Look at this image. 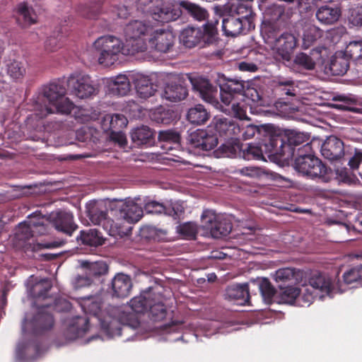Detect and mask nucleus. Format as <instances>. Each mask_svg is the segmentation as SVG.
Here are the masks:
<instances>
[{
  "mask_svg": "<svg viewBox=\"0 0 362 362\" xmlns=\"http://www.w3.org/2000/svg\"><path fill=\"white\" fill-rule=\"evenodd\" d=\"M192 88L199 93V96L206 102L211 104L218 103L219 95L221 102L226 105H229L237 96L241 97L244 91L245 84L243 81L226 78L225 75L218 74L216 79L219 86L218 93L216 86L212 85L210 81L201 76H189Z\"/></svg>",
  "mask_w": 362,
  "mask_h": 362,
  "instance_id": "f257e3e1",
  "label": "nucleus"
},
{
  "mask_svg": "<svg viewBox=\"0 0 362 362\" xmlns=\"http://www.w3.org/2000/svg\"><path fill=\"white\" fill-rule=\"evenodd\" d=\"M66 88L63 80H54L43 86L36 100L37 105H40L41 102L45 103L39 116L45 117L53 113L70 114L75 105L69 98L66 97Z\"/></svg>",
  "mask_w": 362,
  "mask_h": 362,
  "instance_id": "f03ea898",
  "label": "nucleus"
},
{
  "mask_svg": "<svg viewBox=\"0 0 362 362\" xmlns=\"http://www.w3.org/2000/svg\"><path fill=\"white\" fill-rule=\"evenodd\" d=\"M84 313L97 317L100 322L102 329L111 337L121 336L122 330L129 328H136L139 325L138 321H132V315L119 313L118 317H101V302L98 298L84 297L80 302Z\"/></svg>",
  "mask_w": 362,
  "mask_h": 362,
  "instance_id": "7ed1b4c3",
  "label": "nucleus"
},
{
  "mask_svg": "<svg viewBox=\"0 0 362 362\" xmlns=\"http://www.w3.org/2000/svg\"><path fill=\"white\" fill-rule=\"evenodd\" d=\"M284 142L279 136H269L261 139L257 144H249L243 149L241 156L245 160H266L264 154L270 156H278L283 154Z\"/></svg>",
  "mask_w": 362,
  "mask_h": 362,
  "instance_id": "20e7f679",
  "label": "nucleus"
},
{
  "mask_svg": "<svg viewBox=\"0 0 362 362\" xmlns=\"http://www.w3.org/2000/svg\"><path fill=\"white\" fill-rule=\"evenodd\" d=\"M153 25L141 21L129 22L124 28L126 46L129 54L145 52L147 49V40L152 33Z\"/></svg>",
  "mask_w": 362,
  "mask_h": 362,
  "instance_id": "39448f33",
  "label": "nucleus"
},
{
  "mask_svg": "<svg viewBox=\"0 0 362 362\" xmlns=\"http://www.w3.org/2000/svg\"><path fill=\"white\" fill-rule=\"evenodd\" d=\"M294 168L308 179H317L323 182H329L333 176L332 170L315 156L296 158Z\"/></svg>",
  "mask_w": 362,
  "mask_h": 362,
  "instance_id": "423d86ee",
  "label": "nucleus"
},
{
  "mask_svg": "<svg viewBox=\"0 0 362 362\" xmlns=\"http://www.w3.org/2000/svg\"><path fill=\"white\" fill-rule=\"evenodd\" d=\"M216 23L207 22L202 28L187 27L185 28L180 36L183 45L188 48L197 45L213 44L217 38Z\"/></svg>",
  "mask_w": 362,
  "mask_h": 362,
  "instance_id": "0eeeda50",
  "label": "nucleus"
},
{
  "mask_svg": "<svg viewBox=\"0 0 362 362\" xmlns=\"http://www.w3.org/2000/svg\"><path fill=\"white\" fill-rule=\"evenodd\" d=\"M93 46L98 55V63L105 67L113 65L123 49L121 40L112 35H104L98 37Z\"/></svg>",
  "mask_w": 362,
  "mask_h": 362,
  "instance_id": "6e6552de",
  "label": "nucleus"
},
{
  "mask_svg": "<svg viewBox=\"0 0 362 362\" xmlns=\"http://www.w3.org/2000/svg\"><path fill=\"white\" fill-rule=\"evenodd\" d=\"M71 93L79 99H90L98 93V86L91 77L83 73H74L66 80Z\"/></svg>",
  "mask_w": 362,
  "mask_h": 362,
  "instance_id": "1a4fd4ad",
  "label": "nucleus"
},
{
  "mask_svg": "<svg viewBox=\"0 0 362 362\" xmlns=\"http://www.w3.org/2000/svg\"><path fill=\"white\" fill-rule=\"evenodd\" d=\"M88 216L94 225L102 226L103 228L111 236H122L126 234L120 226L121 223L115 222L107 216L106 209L100 208L94 204L88 209Z\"/></svg>",
  "mask_w": 362,
  "mask_h": 362,
  "instance_id": "9d476101",
  "label": "nucleus"
},
{
  "mask_svg": "<svg viewBox=\"0 0 362 362\" xmlns=\"http://www.w3.org/2000/svg\"><path fill=\"white\" fill-rule=\"evenodd\" d=\"M202 223L204 229L209 231L214 238L227 236L232 230V223L226 218H221L211 210H204L202 214Z\"/></svg>",
  "mask_w": 362,
  "mask_h": 362,
  "instance_id": "9b49d317",
  "label": "nucleus"
},
{
  "mask_svg": "<svg viewBox=\"0 0 362 362\" xmlns=\"http://www.w3.org/2000/svg\"><path fill=\"white\" fill-rule=\"evenodd\" d=\"M48 233V226L43 221H33L32 220L19 224L15 238L21 247H25L34 236L43 235Z\"/></svg>",
  "mask_w": 362,
  "mask_h": 362,
  "instance_id": "f8f14e48",
  "label": "nucleus"
},
{
  "mask_svg": "<svg viewBox=\"0 0 362 362\" xmlns=\"http://www.w3.org/2000/svg\"><path fill=\"white\" fill-rule=\"evenodd\" d=\"M254 22L247 19L243 20L236 16L228 13L222 20V29L226 36L236 37L245 35L255 29Z\"/></svg>",
  "mask_w": 362,
  "mask_h": 362,
  "instance_id": "ddd939ff",
  "label": "nucleus"
},
{
  "mask_svg": "<svg viewBox=\"0 0 362 362\" xmlns=\"http://www.w3.org/2000/svg\"><path fill=\"white\" fill-rule=\"evenodd\" d=\"M188 144L193 148L202 151L214 149L218 143L217 134L211 129H197L187 139Z\"/></svg>",
  "mask_w": 362,
  "mask_h": 362,
  "instance_id": "4468645a",
  "label": "nucleus"
},
{
  "mask_svg": "<svg viewBox=\"0 0 362 362\" xmlns=\"http://www.w3.org/2000/svg\"><path fill=\"white\" fill-rule=\"evenodd\" d=\"M49 219L56 230L68 237H71L78 228L73 214L69 211L59 210L52 212Z\"/></svg>",
  "mask_w": 362,
  "mask_h": 362,
  "instance_id": "2eb2a0df",
  "label": "nucleus"
},
{
  "mask_svg": "<svg viewBox=\"0 0 362 362\" xmlns=\"http://www.w3.org/2000/svg\"><path fill=\"white\" fill-rule=\"evenodd\" d=\"M152 33L147 40V48L166 53L174 45L175 36L170 30L153 27Z\"/></svg>",
  "mask_w": 362,
  "mask_h": 362,
  "instance_id": "dca6fc26",
  "label": "nucleus"
},
{
  "mask_svg": "<svg viewBox=\"0 0 362 362\" xmlns=\"http://www.w3.org/2000/svg\"><path fill=\"white\" fill-rule=\"evenodd\" d=\"M182 12L180 6L166 4L162 0L155 6H150L148 14L151 18L159 23H165L177 20Z\"/></svg>",
  "mask_w": 362,
  "mask_h": 362,
  "instance_id": "f3484780",
  "label": "nucleus"
},
{
  "mask_svg": "<svg viewBox=\"0 0 362 362\" xmlns=\"http://www.w3.org/2000/svg\"><path fill=\"white\" fill-rule=\"evenodd\" d=\"M325 48L322 46L312 49L309 54L300 52L296 54L293 59V64L304 70L311 71L315 68L316 64H323L322 52Z\"/></svg>",
  "mask_w": 362,
  "mask_h": 362,
  "instance_id": "a211bd4d",
  "label": "nucleus"
},
{
  "mask_svg": "<svg viewBox=\"0 0 362 362\" xmlns=\"http://www.w3.org/2000/svg\"><path fill=\"white\" fill-rule=\"evenodd\" d=\"M297 45L298 39L296 37L293 33L284 32L280 34L274 44V47L283 60L289 62Z\"/></svg>",
  "mask_w": 362,
  "mask_h": 362,
  "instance_id": "6ab92c4d",
  "label": "nucleus"
},
{
  "mask_svg": "<svg viewBox=\"0 0 362 362\" xmlns=\"http://www.w3.org/2000/svg\"><path fill=\"white\" fill-rule=\"evenodd\" d=\"M49 308L48 305L40 308L30 321L33 331L35 334L50 330L54 327V320L53 315L47 310Z\"/></svg>",
  "mask_w": 362,
  "mask_h": 362,
  "instance_id": "aec40b11",
  "label": "nucleus"
},
{
  "mask_svg": "<svg viewBox=\"0 0 362 362\" xmlns=\"http://www.w3.org/2000/svg\"><path fill=\"white\" fill-rule=\"evenodd\" d=\"M321 153L329 160H339L344 155V142L335 136H330L322 144Z\"/></svg>",
  "mask_w": 362,
  "mask_h": 362,
  "instance_id": "412c9836",
  "label": "nucleus"
},
{
  "mask_svg": "<svg viewBox=\"0 0 362 362\" xmlns=\"http://www.w3.org/2000/svg\"><path fill=\"white\" fill-rule=\"evenodd\" d=\"M214 129L221 136L228 139L239 137L241 129L232 119L221 117L213 120Z\"/></svg>",
  "mask_w": 362,
  "mask_h": 362,
  "instance_id": "4be33fe9",
  "label": "nucleus"
},
{
  "mask_svg": "<svg viewBox=\"0 0 362 362\" xmlns=\"http://www.w3.org/2000/svg\"><path fill=\"white\" fill-rule=\"evenodd\" d=\"M143 209L132 199H126L119 206V216L129 223L138 222L143 216Z\"/></svg>",
  "mask_w": 362,
  "mask_h": 362,
  "instance_id": "5701e85b",
  "label": "nucleus"
},
{
  "mask_svg": "<svg viewBox=\"0 0 362 362\" xmlns=\"http://www.w3.org/2000/svg\"><path fill=\"white\" fill-rule=\"evenodd\" d=\"M341 16L339 6L335 4L321 6L317 8L315 17L317 20L325 25H332L336 23Z\"/></svg>",
  "mask_w": 362,
  "mask_h": 362,
  "instance_id": "b1692460",
  "label": "nucleus"
},
{
  "mask_svg": "<svg viewBox=\"0 0 362 362\" xmlns=\"http://www.w3.org/2000/svg\"><path fill=\"white\" fill-rule=\"evenodd\" d=\"M81 266L86 269V276L78 279L80 286H88L93 282V277H98L107 272V267L103 262H82Z\"/></svg>",
  "mask_w": 362,
  "mask_h": 362,
  "instance_id": "393cba45",
  "label": "nucleus"
},
{
  "mask_svg": "<svg viewBox=\"0 0 362 362\" xmlns=\"http://www.w3.org/2000/svg\"><path fill=\"white\" fill-rule=\"evenodd\" d=\"M132 288V281L129 276L119 273L115 276L111 282L113 296L124 298L127 297Z\"/></svg>",
  "mask_w": 362,
  "mask_h": 362,
  "instance_id": "a878e982",
  "label": "nucleus"
},
{
  "mask_svg": "<svg viewBox=\"0 0 362 362\" xmlns=\"http://www.w3.org/2000/svg\"><path fill=\"white\" fill-rule=\"evenodd\" d=\"M225 296L237 305H245L250 298L249 286L247 284L228 286L226 289Z\"/></svg>",
  "mask_w": 362,
  "mask_h": 362,
  "instance_id": "bb28decb",
  "label": "nucleus"
},
{
  "mask_svg": "<svg viewBox=\"0 0 362 362\" xmlns=\"http://www.w3.org/2000/svg\"><path fill=\"white\" fill-rule=\"evenodd\" d=\"M134 83L137 95L143 99L151 97L157 90V85L154 84L148 76L142 74H136L134 76Z\"/></svg>",
  "mask_w": 362,
  "mask_h": 362,
  "instance_id": "cd10ccee",
  "label": "nucleus"
},
{
  "mask_svg": "<svg viewBox=\"0 0 362 362\" xmlns=\"http://www.w3.org/2000/svg\"><path fill=\"white\" fill-rule=\"evenodd\" d=\"M240 134H242V138L244 140L252 139L256 134L257 135V138L260 140L261 139H265L269 136H279L278 134L274 132V127L272 124H264L261 126L250 124L241 129Z\"/></svg>",
  "mask_w": 362,
  "mask_h": 362,
  "instance_id": "c85d7f7f",
  "label": "nucleus"
},
{
  "mask_svg": "<svg viewBox=\"0 0 362 362\" xmlns=\"http://www.w3.org/2000/svg\"><path fill=\"white\" fill-rule=\"evenodd\" d=\"M284 142L283 154L278 156H284L288 152V154H293L294 149L293 146H299L305 142H308L309 137L304 133L296 132L294 130L289 131L286 134V139L281 135L278 134Z\"/></svg>",
  "mask_w": 362,
  "mask_h": 362,
  "instance_id": "c756f323",
  "label": "nucleus"
},
{
  "mask_svg": "<svg viewBox=\"0 0 362 362\" xmlns=\"http://www.w3.org/2000/svg\"><path fill=\"white\" fill-rule=\"evenodd\" d=\"M188 95V90L182 84L170 82L165 85L161 97L170 102H178L184 100Z\"/></svg>",
  "mask_w": 362,
  "mask_h": 362,
  "instance_id": "7c9ffc66",
  "label": "nucleus"
},
{
  "mask_svg": "<svg viewBox=\"0 0 362 362\" xmlns=\"http://www.w3.org/2000/svg\"><path fill=\"white\" fill-rule=\"evenodd\" d=\"M242 146L238 137L228 139V141L221 144L214 154L216 158L228 157L235 158L241 156Z\"/></svg>",
  "mask_w": 362,
  "mask_h": 362,
  "instance_id": "2f4dec72",
  "label": "nucleus"
},
{
  "mask_svg": "<svg viewBox=\"0 0 362 362\" xmlns=\"http://www.w3.org/2000/svg\"><path fill=\"white\" fill-rule=\"evenodd\" d=\"M15 12L16 22L21 27H27L36 23L35 12L26 2L18 4Z\"/></svg>",
  "mask_w": 362,
  "mask_h": 362,
  "instance_id": "473e14b6",
  "label": "nucleus"
},
{
  "mask_svg": "<svg viewBox=\"0 0 362 362\" xmlns=\"http://www.w3.org/2000/svg\"><path fill=\"white\" fill-rule=\"evenodd\" d=\"M350 65V60L344 52H337L330 59L329 69L332 75L343 76Z\"/></svg>",
  "mask_w": 362,
  "mask_h": 362,
  "instance_id": "72a5a7b5",
  "label": "nucleus"
},
{
  "mask_svg": "<svg viewBox=\"0 0 362 362\" xmlns=\"http://www.w3.org/2000/svg\"><path fill=\"white\" fill-rule=\"evenodd\" d=\"M225 10L243 20L254 22L255 14L252 9V4L234 1L227 6Z\"/></svg>",
  "mask_w": 362,
  "mask_h": 362,
  "instance_id": "f704fd0d",
  "label": "nucleus"
},
{
  "mask_svg": "<svg viewBox=\"0 0 362 362\" xmlns=\"http://www.w3.org/2000/svg\"><path fill=\"white\" fill-rule=\"evenodd\" d=\"M309 283L313 288L327 295H329L334 288L332 279L328 275L323 273L313 274L310 277Z\"/></svg>",
  "mask_w": 362,
  "mask_h": 362,
  "instance_id": "c9c22d12",
  "label": "nucleus"
},
{
  "mask_svg": "<svg viewBox=\"0 0 362 362\" xmlns=\"http://www.w3.org/2000/svg\"><path fill=\"white\" fill-rule=\"evenodd\" d=\"M69 30L67 25H61L60 28L53 32V35L49 36L45 42V49L49 52H54L60 48L64 41V39L69 35Z\"/></svg>",
  "mask_w": 362,
  "mask_h": 362,
  "instance_id": "e433bc0d",
  "label": "nucleus"
},
{
  "mask_svg": "<svg viewBox=\"0 0 362 362\" xmlns=\"http://www.w3.org/2000/svg\"><path fill=\"white\" fill-rule=\"evenodd\" d=\"M160 298L161 297L160 296L153 294L148 308L150 318L155 322L164 320L168 313L166 307Z\"/></svg>",
  "mask_w": 362,
  "mask_h": 362,
  "instance_id": "4c0bfd02",
  "label": "nucleus"
},
{
  "mask_svg": "<svg viewBox=\"0 0 362 362\" xmlns=\"http://www.w3.org/2000/svg\"><path fill=\"white\" fill-rule=\"evenodd\" d=\"M133 143L136 146L151 145L153 143V132L147 126L136 128L131 134Z\"/></svg>",
  "mask_w": 362,
  "mask_h": 362,
  "instance_id": "58836bf2",
  "label": "nucleus"
},
{
  "mask_svg": "<svg viewBox=\"0 0 362 362\" xmlns=\"http://www.w3.org/2000/svg\"><path fill=\"white\" fill-rule=\"evenodd\" d=\"M279 289L281 292L276 296L274 300L278 303L293 305L300 293V289L293 286H284V288H279Z\"/></svg>",
  "mask_w": 362,
  "mask_h": 362,
  "instance_id": "ea45409f",
  "label": "nucleus"
},
{
  "mask_svg": "<svg viewBox=\"0 0 362 362\" xmlns=\"http://www.w3.org/2000/svg\"><path fill=\"white\" fill-rule=\"evenodd\" d=\"M187 118L190 123L201 125L209 120V113L202 105L199 104L188 110Z\"/></svg>",
  "mask_w": 362,
  "mask_h": 362,
  "instance_id": "a19ab883",
  "label": "nucleus"
},
{
  "mask_svg": "<svg viewBox=\"0 0 362 362\" xmlns=\"http://www.w3.org/2000/svg\"><path fill=\"white\" fill-rule=\"evenodd\" d=\"M180 7L185 9L191 17L198 21L206 20L209 16L208 11L204 8L188 1H181Z\"/></svg>",
  "mask_w": 362,
  "mask_h": 362,
  "instance_id": "79ce46f5",
  "label": "nucleus"
},
{
  "mask_svg": "<svg viewBox=\"0 0 362 362\" xmlns=\"http://www.w3.org/2000/svg\"><path fill=\"white\" fill-rule=\"evenodd\" d=\"M80 239L83 245L89 246L102 245L105 239L101 233L97 229H89L88 230H81L80 236L77 237V240Z\"/></svg>",
  "mask_w": 362,
  "mask_h": 362,
  "instance_id": "37998d69",
  "label": "nucleus"
},
{
  "mask_svg": "<svg viewBox=\"0 0 362 362\" xmlns=\"http://www.w3.org/2000/svg\"><path fill=\"white\" fill-rule=\"evenodd\" d=\"M274 278L279 288H284V286H292L296 281L295 271L293 269L286 267L276 271Z\"/></svg>",
  "mask_w": 362,
  "mask_h": 362,
  "instance_id": "c03bdc74",
  "label": "nucleus"
},
{
  "mask_svg": "<svg viewBox=\"0 0 362 362\" xmlns=\"http://www.w3.org/2000/svg\"><path fill=\"white\" fill-rule=\"evenodd\" d=\"M6 66L8 75L13 79L23 78L25 74V64L18 59H8L6 61Z\"/></svg>",
  "mask_w": 362,
  "mask_h": 362,
  "instance_id": "a18cd8bd",
  "label": "nucleus"
},
{
  "mask_svg": "<svg viewBox=\"0 0 362 362\" xmlns=\"http://www.w3.org/2000/svg\"><path fill=\"white\" fill-rule=\"evenodd\" d=\"M323 35V30L318 27L310 25L308 26L303 33L302 47L304 49H308Z\"/></svg>",
  "mask_w": 362,
  "mask_h": 362,
  "instance_id": "49530a36",
  "label": "nucleus"
},
{
  "mask_svg": "<svg viewBox=\"0 0 362 362\" xmlns=\"http://www.w3.org/2000/svg\"><path fill=\"white\" fill-rule=\"evenodd\" d=\"M153 294L144 293L139 296H136L130 300V306L133 311L137 313H143L148 310Z\"/></svg>",
  "mask_w": 362,
  "mask_h": 362,
  "instance_id": "de8ad7c7",
  "label": "nucleus"
},
{
  "mask_svg": "<svg viewBox=\"0 0 362 362\" xmlns=\"http://www.w3.org/2000/svg\"><path fill=\"white\" fill-rule=\"evenodd\" d=\"M158 140L164 143L162 147L166 146L167 150L170 151L175 148L174 146H179L180 136L173 130L160 131L158 134Z\"/></svg>",
  "mask_w": 362,
  "mask_h": 362,
  "instance_id": "09e8293b",
  "label": "nucleus"
},
{
  "mask_svg": "<svg viewBox=\"0 0 362 362\" xmlns=\"http://www.w3.org/2000/svg\"><path fill=\"white\" fill-rule=\"evenodd\" d=\"M52 287V283L49 279H41L32 286L30 290V294L34 298L45 299L48 297V293Z\"/></svg>",
  "mask_w": 362,
  "mask_h": 362,
  "instance_id": "8fccbe9b",
  "label": "nucleus"
},
{
  "mask_svg": "<svg viewBox=\"0 0 362 362\" xmlns=\"http://www.w3.org/2000/svg\"><path fill=\"white\" fill-rule=\"evenodd\" d=\"M109 124L108 129L111 130L112 133L115 130H120L127 127L128 121L127 118L120 114L107 115L104 117L103 125L107 126Z\"/></svg>",
  "mask_w": 362,
  "mask_h": 362,
  "instance_id": "3c124183",
  "label": "nucleus"
},
{
  "mask_svg": "<svg viewBox=\"0 0 362 362\" xmlns=\"http://www.w3.org/2000/svg\"><path fill=\"white\" fill-rule=\"evenodd\" d=\"M230 104L231 112L234 117L240 119H250L247 117V110L248 108L251 110L252 107L246 100L243 99L242 97L238 100L235 98Z\"/></svg>",
  "mask_w": 362,
  "mask_h": 362,
  "instance_id": "603ef678",
  "label": "nucleus"
},
{
  "mask_svg": "<svg viewBox=\"0 0 362 362\" xmlns=\"http://www.w3.org/2000/svg\"><path fill=\"white\" fill-rule=\"evenodd\" d=\"M103 2L90 3L89 4L80 5L78 8L79 15L84 18L94 19L96 18L101 12V5Z\"/></svg>",
  "mask_w": 362,
  "mask_h": 362,
  "instance_id": "864d4df0",
  "label": "nucleus"
},
{
  "mask_svg": "<svg viewBox=\"0 0 362 362\" xmlns=\"http://www.w3.org/2000/svg\"><path fill=\"white\" fill-rule=\"evenodd\" d=\"M166 235V232L162 229H158L151 226H144L140 228V235L146 240H153L154 241L163 240Z\"/></svg>",
  "mask_w": 362,
  "mask_h": 362,
  "instance_id": "5fc2aeb1",
  "label": "nucleus"
},
{
  "mask_svg": "<svg viewBox=\"0 0 362 362\" xmlns=\"http://www.w3.org/2000/svg\"><path fill=\"white\" fill-rule=\"evenodd\" d=\"M344 52L349 60L356 62L362 59V40L350 42Z\"/></svg>",
  "mask_w": 362,
  "mask_h": 362,
  "instance_id": "6e6d98bb",
  "label": "nucleus"
},
{
  "mask_svg": "<svg viewBox=\"0 0 362 362\" xmlns=\"http://www.w3.org/2000/svg\"><path fill=\"white\" fill-rule=\"evenodd\" d=\"M259 291L264 300L267 304H271L275 296L276 290L269 279L264 278L259 283Z\"/></svg>",
  "mask_w": 362,
  "mask_h": 362,
  "instance_id": "4d7b16f0",
  "label": "nucleus"
},
{
  "mask_svg": "<svg viewBox=\"0 0 362 362\" xmlns=\"http://www.w3.org/2000/svg\"><path fill=\"white\" fill-rule=\"evenodd\" d=\"M79 320H83V326L82 327H77L74 325H70L65 332V337L69 340H74L78 337L84 334L88 330V325L89 321L87 318L83 319L78 317Z\"/></svg>",
  "mask_w": 362,
  "mask_h": 362,
  "instance_id": "13d9d810",
  "label": "nucleus"
},
{
  "mask_svg": "<svg viewBox=\"0 0 362 362\" xmlns=\"http://www.w3.org/2000/svg\"><path fill=\"white\" fill-rule=\"evenodd\" d=\"M343 279L345 284L362 283V264L351 268L343 274Z\"/></svg>",
  "mask_w": 362,
  "mask_h": 362,
  "instance_id": "bf43d9fd",
  "label": "nucleus"
},
{
  "mask_svg": "<svg viewBox=\"0 0 362 362\" xmlns=\"http://www.w3.org/2000/svg\"><path fill=\"white\" fill-rule=\"evenodd\" d=\"M296 90L294 81L289 79L279 80L276 87V91L279 92L281 96H295Z\"/></svg>",
  "mask_w": 362,
  "mask_h": 362,
  "instance_id": "052dcab7",
  "label": "nucleus"
},
{
  "mask_svg": "<svg viewBox=\"0 0 362 362\" xmlns=\"http://www.w3.org/2000/svg\"><path fill=\"white\" fill-rule=\"evenodd\" d=\"M262 35L267 43L273 45L280 35L279 30L273 24L266 25L262 28Z\"/></svg>",
  "mask_w": 362,
  "mask_h": 362,
  "instance_id": "680f3d73",
  "label": "nucleus"
},
{
  "mask_svg": "<svg viewBox=\"0 0 362 362\" xmlns=\"http://www.w3.org/2000/svg\"><path fill=\"white\" fill-rule=\"evenodd\" d=\"M144 209L147 214H165L170 215V209H168L163 204L152 201L146 203L144 206Z\"/></svg>",
  "mask_w": 362,
  "mask_h": 362,
  "instance_id": "e2e57ef3",
  "label": "nucleus"
},
{
  "mask_svg": "<svg viewBox=\"0 0 362 362\" xmlns=\"http://www.w3.org/2000/svg\"><path fill=\"white\" fill-rule=\"evenodd\" d=\"M241 97L246 100L247 102L251 100L253 103H256L258 105H262V96L258 90L254 88H247L246 90L244 89Z\"/></svg>",
  "mask_w": 362,
  "mask_h": 362,
  "instance_id": "0e129e2a",
  "label": "nucleus"
},
{
  "mask_svg": "<svg viewBox=\"0 0 362 362\" xmlns=\"http://www.w3.org/2000/svg\"><path fill=\"white\" fill-rule=\"evenodd\" d=\"M349 21L354 26L362 25V4L350 10Z\"/></svg>",
  "mask_w": 362,
  "mask_h": 362,
  "instance_id": "69168bd1",
  "label": "nucleus"
},
{
  "mask_svg": "<svg viewBox=\"0 0 362 362\" xmlns=\"http://www.w3.org/2000/svg\"><path fill=\"white\" fill-rule=\"evenodd\" d=\"M179 231L183 235L194 238L197 233V228L194 223L188 222L181 225Z\"/></svg>",
  "mask_w": 362,
  "mask_h": 362,
  "instance_id": "338daca9",
  "label": "nucleus"
},
{
  "mask_svg": "<svg viewBox=\"0 0 362 362\" xmlns=\"http://www.w3.org/2000/svg\"><path fill=\"white\" fill-rule=\"evenodd\" d=\"M170 115L169 110L156 112L153 114L152 119L157 123L168 124L172 121V117L171 116L170 117Z\"/></svg>",
  "mask_w": 362,
  "mask_h": 362,
  "instance_id": "774afa93",
  "label": "nucleus"
}]
</instances>
